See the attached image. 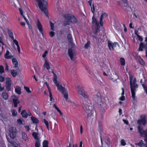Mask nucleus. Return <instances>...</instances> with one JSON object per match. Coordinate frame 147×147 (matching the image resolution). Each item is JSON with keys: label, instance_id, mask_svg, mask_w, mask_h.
Segmentation results:
<instances>
[{"label": "nucleus", "instance_id": "1", "mask_svg": "<svg viewBox=\"0 0 147 147\" xmlns=\"http://www.w3.org/2000/svg\"><path fill=\"white\" fill-rule=\"evenodd\" d=\"M82 102L83 108L87 113L88 117L90 118H92L93 117V114L94 112L92 105L88 103L86 99L83 100Z\"/></svg>", "mask_w": 147, "mask_h": 147}, {"label": "nucleus", "instance_id": "2", "mask_svg": "<svg viewBox=\"0 0 147 147\" xmlns=\"http://www.w3.org/2000/svg\"><path fill=\"white\" fill-rule=\"evenodd\" d=\"M54 77L53 79V82L57 86L58 90L63 95L64 97L65 98L66 100L69 102L70 100H68V94L67 90L64 88L61 85L59 84L58 82L57 81V76L55 74H54Z\"/></svg>", "mask_w": 147, "mask_h": 147}, {"label": "nucleus", "instance_id": "3", "mask_svg": "<svg viewBox=\"0 0 147 147\" xmlns=\"http://www.w3.org/2000/svg\"><path fill=\"white\" fill-rule=\"evenodd\" d=\"M130 85L131 88V97L134 101H136V97L135 96L136 89L138 87V84L136 83V78L133 79V77H130Z\"/></svg>", "mask_w": 147, "mask_h": 147}, {"label": "nucleus", "instance_id": "4", "mask_svg": "<svg viewBox=\"0 0 147 147\" xmlns=\"http://www.w3.org/2000/svg\"><path fill=\"white\" fill-rule=\"evenodd\" d=\"M65 20L64 22V26H65L69 25L70 23H76L77 22V20L74 16L71 14H66L64 16Z\"/></svg>", "mask_w": 147, "mask_h": 147}, {"label": "nucleus", "instance_id": "5", "mask_svg": "<svg viewBox=\"0 0 147 147\" xmlns=\"http://www.w3.org/2000/svg\"><path fill=\"white\" fill-rule=\"evenodd\" d=\"M38 2L40 9L42 11L44 12L46 15L48 16V11L47 9V0H36Z\"/></svg>", "mask_w": 147, "mask_h": 147}, {"label": "nucleus", "instance_id": "6", "mask_svg": "<svg viewBox=\"0 0 147 147\" xmlns=\"http://www.w3.org/2000/svg\"><path fill=\"white\" fill-rule=\"evenodd\" d=\"M138 131L140 136L144 138V141L146 142V143L144 146L145 147H147V129L145 130H144L139 126Z\"/></svg>", "mask_w": 147, "mask_h": 147}, {"label": "nucleus", "instance_id": "7", "mask_svg": "<svg viewBox=\"0 0 147 147\" xmlns=\"http://www.w3.org/2000/svg\"><path fill=\"white\" fill-rule=\"evenodd\" d=\"M78 93L85 98L84 99L88 98L89 96L88 95L87 93L84 90L82 87L78 86Z\"/></svg>", "mask_w": 147, "mask_h": 147}, {"label": "nucleus", "instance_id": "8", "mask_svg": "<svg viewBox=\"0 0 147 147\" xmlns=\"http://www.w3.org/2000/svg\"><path fill=\"white\" fill-rule=\"evenodd\" d=\"M108 45L109 49L111 51L112 49L114 50L115 48L118 46V45L117 42L113 43L111 41H109L108 42Z\"/></svg>", "mask_w": 147, "mask_h": 147}, {"label": "nucleus", "instance_id": "9", "mask_svg": "<svg viewBox=\"0 0 147 147\" xmlns=\"http://www.w3.org/2000/svg\"><path fill=\"white\" fill-rule=\"evenodd\" d=\"M10 137L12 138H14L16 136V129L15 127H12L9 130Z\"/></svg>", "mask_w": 147, "mask_h": 147}, {"label": "nucleus", "instance_id": "10", "mask_svg": "<svg viewBox=\"0 0 147 147\" xmlns=\"http://www.w3.org/2000/svg\"><path fill=\"white\" fill-rule=\"evenodd\" d=\"M6 87L7 90L9 91L11 89V80L9 78H6Z\"/></svg>", "mask_w": 147, "mask_h": 147}, {"label": "nucleus", "instance_id": "11", "mask_svg": "<svg viewBox=\"0 0 147 147\" xmlns=\"http://www.w3.org/2000/svg\"><path fill=\"white\" fill-rule=\"evenodd\" d=\"M142 117L141 119L140 120H138L137 121V123L138 124L140 125L138 126H140V125H141L142 124L144 126L146 123V120L145 119V117L144 116H141ZM139 126H138V127Z\"/></svg>", "mask_w": 147, "mask_h": 147}, {"label": "nucleus", "instance_id": "12", "mask_svg": "<svg viewBox=\"0 0 147 147\" xmlns=\"http://www.w3.org/2000/svg\"><path fill=\"white\" fill-rule=\"evenodd\" d=\"M11 98L12 100L14 107H16L18 104L20 103V101L18 100V97L15 95H13L11 97Z\"/></svg>", "mask_w": 147, "mask_h": 147}, {"label": "nucleus", "instance_id": "13", "mask_svg": "<svg viewBox=\"0 0 147 147\" xmlns=\"http://www.w3.org/2000/svg\"><path fill=\"white\" fill-rule=\"evenodd\" d=\"M68 54L71 60H74V56L75 55V53L74 50L71 48L69 49L68 50Z\"/></svg>", "mask_w": 147, "mask_h": 147}, {"label": "nucleus", "instance_id": "14", "mask_svg": "<svg viewBox=\"0 0 147 147\" xmlns=\"http://www.w3.org/2000/svg\"><path fill=\"white\" fill-rule=\"evenodd\" d=\"M37 26L40 32L42 34H43V30L42 26L39 22L38 20L37 22Z\"/></svg>", "mask_w": 147, "mask_h": 147}, {"label": "nucleus", "instance_id": "15", "mask_svg": "<svg viewBox=\"0 0 147 147\" xmlns=\"http://www.w3.org/2000/svg\"><path fill=\"white\" fill-rule=\"evenodd\" d=\"M136 59L140 64L142 65H144L145 62L144 61L140 56H137L136 57Z\"/></svg>", "mask_w": 147, "mask_h": 147}, {"label": "nucleus", "instance_id": "16", "mask_svg": "<svg viewBox=\"0 0 147 147\" xmlns=\"http://www.w3.org/2000/svg\"><path fill=\"white\" fill-rule=\"evenodd\" d=\"M140 83L144 88V90L145 91L146 94L147 95V81L145 82H142V80H141L140 81Z\"/></svg>", "mask_w": 147, "mask_h": 147}, {"label": "nucleus", "instance_id": "17", "mask_svg": "<svg viewBox=\"0 0 147 147\" xmlns=\"http://www.w3.org/2000/svg\"><path fill=\"white\" fill-rule=\"evenodd\" d=\"M95 100L96 101V100L98 104L101 105H102L100 103H99V102H100V101L101 100V98L100 96V94H97L96 96L95 97Z\"/></svg>", "mask_w": 147, "mask_h": 147}, {"label": "nucleus", "instance_id": "18", "mask_svg": "<svg viewBox=\"0 0 147 147\" xmlns=\"http://www.w3.org/2000/svg\"><path fill=\"white\" fill-rule=\"evenodd\" d=\"M32 136L36 141L40 140V138L38 137V133L33 132L32 133Z\"/></svg>", "mask_w": 147, "mask_h": 147}, {"label": "nucleus", "instance_id": "19", "mask_svg": "<svg viewBox=\"0 0 147 147\" xmlns=\"http://www.w3.org/2000/svg\"><path fill=\"white\" fill-rule=\"evenodd\" d=\"M12 61L13 65L15 67H18V63L16 59L15 58H13L12 59Z\"/></svg>", "mask_w": 147, "mask_h": 147}, {"label": "nucleus", "instance_id": "20", "mask_svg": "<svg viewBox=\"0 0 147 147\" xmlns=\"http://www.w3.org/2000/svg\"><path fill=\"white\" fill-rule=\"evenodd\" d=\"M22 134L23 139L26 141H28V138L27 134L24 132H22Z\"/></svg>", "mask_w": 147, "mask_h": 147}, {"label": "nucleus", "instance_id": "21", "mask_svg": "<svg viewBox=\"0 0 147 147\" xmlns=\"http://www.w3.org/2000/svg\"><path fill=\"white\" fill-rule=\"evenodd\" d=\"M43 67H46L48 70H49L50 68V64L46 60H45V63Z\"/></svg>", "mask_w": 147, "mask_h": 147}, {"label": "nucleus", "instance_id": "22", "mask_svg": "<svg viewBox=\"0 0 147 147\" xmlns=\"http://www.w3.org/2000/svg\"><path fill=\"white\" fill-rule=\"evenodd\" d=\"M144 45H143L142 47H140V43L139 45V48L138 49V51H143V49L144 48L146 49V57H147V47H145L144 46Z\"/></svg>", "mask_w": 147, "mask_h": 147}, {"label": "nucleus", "instance_id": "23", "mask_svg": "<svg viewBox=\"0 0 147 147\" xmlns=\"http://www.w3.org/2000/svg\"><path fill=\"white\" fill-rule=\"evenodd\" d=\"M21 115L24 118H26L28 116V114L25 110H23L21 112Z\"/></svg>", "mask_w": 147, "mask_h": 147}, {"label": "nucleus", "instance_id": "24", "mask_svg": "<svg viewBox=\"0 0 147 147\" xmlns=\"http://www.w3.org/2000/svg\"><path fill=\"white\" fill-rule=\"evenodd\" d=\"M124 5L123 7V9L126 10H127L128 9L130 8L129 6L128 3H127V1L126 2H123Z\"/></svg>", "mask_w": 147, "mask_h": 147}, {"label": "nucleus", "instance_id": "25", "mask_svg": "<svg viewBox=\"0 0 147 147\" xmlns=\"http://www.w3.org/2000/svg\"><path fill=\"white\" fill-rule=\"evenodd\" d=\"M3 98L5 100H7L8 99V93L5 92L4 91L2 93Z\"/></svg>", "mask_w": 147, "mask_h": 147}, {"label": "nucleus", "instance_id": "26", "mask_svg": "<svg viewBox=\"0 0 147 147\" xmlns=\"http://www.w3.org/2000/svg\"><path fill=\"white\" fill-rule=\"evenodd\" d=\"M31 119L33 123H38V119L35 117L32 116Z\"/></svg>", "mask_w": 147, "mask_h": 147}, {"label": "nucleus", "instance_id": "27", "mask_svg": "<svg viewBox=\"0 0 147 147\" xmlns=\"http://www.w3.org/2000/svg\"><path fill=\"white\" fill-rule=\"evenodd\" d=\"M122 93H121L122 96L120 97L119 100L121 101H123L125 100V96L123 95L124 94V89L123 88H122Z\"/></svg>", "mask_w": 147, "mask_h": 147}, {"label": "nucleus", "instance_id": "28", "mask_svg": "<svg viewBox=\"0 0 147 147\" xmlns=\"http://www.w3.org/2000/svg\"><path fill=\"white\" fill-rule=\"evenodd\" d=\"M15 92L17 94H20L21 93V88L18 86H17L15 88Z\"/></svg>", "mask_w": 147, "mask_h": 147}, {"label": "nucleus", "instance_id": "29", "mask_svg": "<svg viewBox=\"0 0 147 147\" xmlns=\"http://www.w3.org/2000/svg\"><path fill=\"white\" fill-rule=\"evenodd\" d=\"M145 42H146L145 43H143V42L140 43V47H142L144 45V46L145 47H147V37L145 38Z\"/></svg>", "mask_w": 147, "mask_h": 147}, {"label": "nucleus", "instance_id": "30", "mask_svg": "<svg viewBox=\"0 0 147 147\" xmlns=\"http://www.w3.org/2000/svg\"><path fill=\"white\" fill-rule=\"evenodd\" d=\"M53 107L57 110V111L59 113L61 116H62L63 115L62 113L61 112L59 108L57 107L55 104H54L53 105Z\"/></svg>", "mask_w": 147, "mask_h": 147}, {"label": "nucleus", "instance_id": "31", "mask_svg": "<svg viewBox=\"0 0 147 147\" xmlns=\"http://www.w3.org/2000/svg\"><path fill=\"white\" fill-rule=\"evenodd\" d=\"M11 74L13 77H15L17 75V72L14 69H12L11 71Z\"/></svg>", "mask_w": 147, "mask_h": 147}, {"label": "nucleus", "instance_id": "32", "mask_svg": "<svg viewBox=\"0 0 147 147\" xmlns=\"http://www.w3.org/2000/svg\"><path fill=\"white\" fill-rule=\"evenodd\" d=\"M8 34L10 38L12 40L14 39L13 33L9 30L8 31Z\"/></svg>", "mask_w": 147, "mask_h": 147}, {"label": "nucleus", "instance_id": "33", "mask_svg": "<svg viewBox=\"0 0 147 147\" xmlns=\"http://www.w3.org/2000/svg\"><path fill=\"white\" fill-rule=\"evenodd\" d=\"M135 144L141 147L143 146L144 145L143 143V141L142 140H141L139 143H136Z\"/></svg>", "mask_w": 147, "mask_h": 147}, {"label": "nucleus", "instance_id": "34", "mask_svg": "<svg viewBox=\"0 0 147 147\" xmlns=\"http://www.w3.org/2000/svg\"><path fill=\"white\" fill-rule=\"evenodd\" d=\"M67 38L68 39V40L69 41L71 42V41H73V38H72V36L70 34H67Z\"/></svg>", "mask_w": 147, "mask_h": 147}, {"label": "nucleus", "instance_id": "35", "mask_svg": "<svg viewBox=\"0 0 147 147\" xmlns=\"http://www.w3.org/2000/svg\"><path fill=\"white\" fill-rule=\"evenodd\" d=\"M120 62L121 65H125V60L124 58L121 57L120 58Z\"/></svg>", "mask_w": 147, "mask_h": 147}, {"label": "nucleus", "instance_id": "36", "mask_svg": "<svg viewBox=\"0 0 147 147\" xmlns=\"http://www.w3.org/2000/svg\"><path fill=\"white\" fill-rule=\"evenodd\" d=\"M48 142L47 140H44L43 142V147H49L48 146Z\"/></svg>", "mask_w": 147, "mask_h": 147}, {"label": "nucleus", "instance_id": "37", "mask_svg": "<svg viewBox=\"0 0 147 147\" xmlns=\"http://www.w3.org/2000/svg\"><path fill=\"white\" fill-rule=\"evenodd\" d=\"M43 122L45 123V124L46 125L47 129L48 130H49V123L48 121H47L45 119H44L43 120Z\"/></svg>", "mask_w": 147, "mask_h": 147}, {"label": "nucleus", "instance_id": "38", "mask_svg": "<svg viewBox=\"0 0 147 147\" xmlns=\"http://www.w3.org/2000/svg\"><path fill=\"white\" fill-rule=\"evenodd\" d=\"M40 140L36 141L35 144V147H40Z\"/></svg>", "mask_w": 147, "mask_h": 147}, {"label": "nucleus", "instance_id": "39", "mask_svg": "<svg viewBox=\"0 0 147 147\" xmlns=\"http://www.w3.org/2000/svg\"><path fill=\"white\" fill-rule=\"evenodd\" d=\"M90 44V42L89 41H88L84 45L85 48L86 49H87L89 46Z\"/></svg>", "mask_w": 147, "mask_h": 147}, {"label": "nucleus", "instance_id": "40", "mask_svg": "<svg viewBox=\"0 0 147 147\" xmlns=\"http://www.w3.org/2000/svg\"><path fill=\"white\" fill-rule=\"evenodd\" d=\"M92 22L93 23H95L96 25L98 26V23L97 22L96 19L94 17L92 18Z\"/></svg>", "mask_w": 147, "mask_h": 147}, {"label": "nucleus", "instance_id": "41", "mask_svg": "<svg viewBox=\"0 0 147 147\" xmlns=\"http://www.w3.org/2000/svg\"><path fill=\"white\" fill-rule=\"evenodd\" d=\"M50 24L51 26V29L52 30H54V26L53 24L51 21H50Z\"/></svg>", "mask_w": 147, "mask_h": 147}, {"label": "nucleus", "instance_id": "42", "mask_svg": "<svg viewBox=\"0 0 147 147\" xmlns=\"http://www.w3.org/2000/svg\"><path fill=\"white\" fill-rule=\"evenodd\" d=\"M121 144L122 146H125L126 144V142L124 139H122L121 141Z\"/></svg>", "mask_w": 147, "mask_h": 147}, {"label": "nucleus", "instance_id": "43", "mask_svg": "<svg viewBox=\"0 0 147 147\" xmlns=\"http://www.w3.org/2000/svg\"><path fill=\"white\" fill-rule=\"evenodd\" d=\"M4 72V69L3 67V66L1 65L0 66V73L2 74Z\"/></svg>", "mask_w": 147, "mask_h": 147}, {"label": "nucleus", "instance_id": "44", "mask_svg": "<svg viewBox=\"0 0 147 147\" xmlns=\"http://www.w3.org/2000/svg\"><path fill=\"white\" fill-rule=\"evenodd\" d=\"M12 115L13 116H16L17 115V112L16 111L14 110H11Z\"/></svg>", "mask_w": 147, "mask_h": 147}, {"label": "nucleus", "instance_id": "45", "mask_svg": "<svg viewBox=\"0 0 147 147\" xmlns=\"http://www.w3.org/2000/svg\"><path fill=\"white\" fill-rule=\"evenodd\" d=\"M24 89L26 90L28 93H30L31 91L30 90L29 88L27 87L24 86Z\"/></svg>", "mask_w": 147, "mask_h": 147}, {"label": "nucleus", "instance_id": "46", "mask_svg": "<svg viewBox=\"0 0 147 147\" xmlns=\"http://www.w3.org/2000/svg\"><path fill=\"white\" fill-rule=\"evenodd\" d=\"M137 37L138 40L140 41H142L143 40L142 37L139 35H137Z\"/></svg>", "mask_w": 147, "mask_h": 147}, {"label": "nucleus", "instance_id": "47", "mask_svg": "<svg viewBox=\"0 0 147 147\" xmlns=\"http://www.w3.org/2000/svg\"><path fill=\"white\" fill-rule=\"evenodd\" d=\"M22 16L23 17V18H24V19L26 21V22L27 23V24L29 26L30 24H29V22L28 21L27 19L26 18L25 16L23 15Z\"/></svg>", "mask_w": 147, "mask_h": 147}, {"label": "nucleus", "instance_id": "48", "mask_svg": "<svg viewBox=\"0 0 147 147\" xmlns=\"http://www.w3.org/2000/svg\"><path fill=\"white\" fill-rule=\"evenodd\" d=\"M55 33L54 32L51 31L49 32V35L51 37H53L55 35Z\"/></svg>", "mask_w": 147, "mask_h": 147}, {"label": "nucleus", "instance_id": "49", "mask_svg": "<svg viewBox=\"0 0 147 147\" xmlns=\"http://www.w3.org/2000/svg\"><path fill=\"white\" fill-rule=\"evenodd\" d=\"M13 41V42L17 46L19 45L18 42V41L14 39L12 40Z\"/></svg>", "mask_w": 147, "mask_h": 147}, {"label": "nucleus", "instance_id": "50", "mask_svg": "<svg viewBox=\"0 0 147 147\" xmlns=\"http://www.w3.org/2000/svg\"><path fill=\"white\" fill-rule=\"evenodd\" d=\"M73 41L69 42V43L71 47L72 48H74V47L75 46V45L74 43H73Z\"/></svg>", "mask_w": 147, "mask_h": 147}, {"label": "nucleus", "instance_id": "51", "mask_svg": "<svg viewBox=\"0 0 147 147\" xmlns=\"http://www.w3.org/2000/svg\"><path fill=\"white\" fill-rule=\"evenodd\" d=\"M5 80V78L2 76H0V82H3Z\"/></svg>", "mask_w": 147, "mask_h": 147}, {"label": "nucleus", "instance_id": "52", "mask_svg": "<svg viewBox=\"0 0 147 147\" xmlns=\"http://www.w3.org/2000/svg\"><path fill=\"white\" fill-rule=\"evenodd\" d=\"M91 8L92 12L94 13L95 11L94 7V4L92 5V7L91 6Z\"/></svg>", "mask_w": 147, "mask_h": 147}, {"label": "nucleus", "instance_id": "53", "mask_svg": "<svg viewBox=\"0 0 147 147\" xmlns=\"http://www.w3.org/2000/svg\"><path fill=\"white\" fill-rule=\"evenodd\" d=\"M48 53V51H45L44 53L42 55V57L43 58H44L46 56L47 54Z\"/></svg>", "mask_w": 147, "mask_h": 147}, {"label": "nucleus", "instance_id": "54", "mask_svg": "<svg viewBox=\"0 0 147 147\" xmlns=\"http://www.w3.org/2000/svg\"><path fill=\"white\" fill-rule=\"evenodd\" d=\"M4 86H1V84L0 83V91H2L4 90Z\"/></svg>", "mask_w": 147, "mask_h": 147}, {"label": "nucleus", "instance_id": "55", "mask_svg": "<svg viewBox=\"0 0 147 147\" xmlns=\"http://www.w3.org/2000/svg\"><path fill=\"white\" fill-rule=\"evenodd\" d=\"M9 52L7 51H6V53L5 54V58H6V57H7L8 56V55H9Z\"/></svg>", "mask_w": 147, "mask_h": 147}, {"label": "nucleus", "instance_id": "56", "mask_svg": "<svg viewBox=\"0 0 147 147\" xmlns=\"http://www.w3.org/2000/svg\"><path fill=\"white\" fill-rule=\"evenodd\" d=\"M49 93V96H50V100L51 101L52 99L53 98L51 92H50V93Z\"/></svg>", "mask_w": 147, "mask_h": 147}, {"label": "nucleus", "instance_id": "57", "mask_svg": "<svg viewBox=\"0 0 147 147\" xmlns=\"http://www.w3.org/2000/svg\"><path fill=\"white\" fill-rule=\"evenodd\" d=\"M17 46V49L18 50V53H20V47L19 46V45Z\"/></svg>", "mask_w": 147, "mask_h": 147}, {"label": "nucleus", "instance_id": "58", "mask_svg": "<svg viewBox=\"0 0 147 147\" xmlns=\"http://www.w3.org/2000/svg\"><path fill=\"white\" fill-rule=\"evenodd\" d=\"M25 128L26 129V130L28 131H29V129H30V128H29V126H25Z\"/></svg>", "mask_w": 147, "mask_h": 147}, {"label": "nucleus", "instance_id": "59", "mask_svg": "<svg viewBox=\"0 0 147 147\" xmlns=\"http://www.w3.org/2000/svg\"><path fill=\"white\" fill-rule=\"evenodd\" d=\"M102 14H103V15L104 17H106L108 16L107 13L105 12H103L102 13Z\"/></svg>", "mask_w": 147, "mask_h": 147}, {"label": "nucleus", "instance_id": "60", "mask_svg": "<svg viewBox=\"0 0 147 147\" xmlns=\"http://www.w3.org/2000/svg\"><path fill=\"white\" fill-rule=\"evenodd\" d=\"M92 0H90L89 1H88V3H89V5L91 7L92 6Z\"/></svg>", "mask_w": 147, "mask_h": 147}, {"label": "nucleus", "instance_id": "61", "mask_svg": "<svg viewBox=\"0 0 147 147\" xmlns=\"http://www.w3.org/2000/svg\"><path fill=\"white\" fill-rule=\"evenodd\" d=\"M17 121L18 122V123H19L20 124H22V121H21V120L20 119H18V120H17Z\"/></svg>", "mask_w": 147, "mask_h": 147}, {"label": "nucleus", "instance_id": "62", "mask_svg": "<svg viewBox=\"0 0 147 147\" xmlns=\"http://www.w3.org/2000/svg\"><path fill=\"white\" fill-rule=\"evenodd\" d=\"M123 121L127 125L128 124V122L125 119H123Z\"/></svg>", "mask_w": 147, "mask_h": 147}, {"label": "nucleus", "instance_id": "63", "mask_svg": "<svg viewBox=\"0 0 147 147\" xmlns=\"http://www.w3.org/2000/svg\"><path fill=\"white\" fill-rule=\"evenodd\" d=\"M13 57V56L12 55L8 56L7 57H6L5 59H11Z\"/></svg>", "mask_w": 147, "mask_h": 147}, {"label": "nucleus", "instance_id": "64", "mask_svg": "<svg viewBox=\"0 0 147 147\" xmlns=\"http://www.w3.org/2000/svg\"><path fill=\"white\" fill-rule=\"evenodd\" d=\"M72 103H73V104L76 107H78L79 106V105L77 104H76V103L75 102H72Z\"/></svg>", "mask_w": 147, "mask_h": 147}]
</instances>
